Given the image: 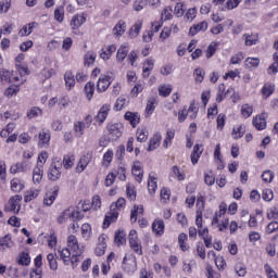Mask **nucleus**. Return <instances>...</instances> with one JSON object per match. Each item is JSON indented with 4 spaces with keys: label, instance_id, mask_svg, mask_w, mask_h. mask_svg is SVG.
Listing matches in <instances>:
<instances>
[{
    "label": "nucleus",
    "instance_id": "nucleus-26",
    "mask_svg": "<svg viewBox=\"0 0 278 278\" xmlns=\"http://www.w3.org/2000/svg\"><path fill=\"white\" fill-rule=\"evenodd\" d=\"M202 153L203 150H201V146L195 144L191 153V162L193 165L199 163V159L201 157Z\"/></svg>",
    "mask_w": 278,
    "mask_h": 278
},
{
    "label": "nucleus",
    "instance_id": "nucleus-28",
    "mask_svg": "<svg viewBox=\"0 0 278 278\" xmlns=\"http://www.w3.org/2000/svg\"><path fill=\"white\" fill-rule=\"evenodd\" d=\"M65 86L68 90H72L75 87V75L73 72H66L64 75Z\"/></svg>",
    "mask_w": 278,
    "mask_h": 278
},
{
    "label": "nucleus",
    "instance_id": "nucleus-27",
    "mask_svg": "<svg viewBox=\"0 0 278 278\" xmlns=\"http://www.w3.org/2000/svg\"><path fill=\"white\" fill-rule=\"evenodd\" d=\"M127 53H129V48H127V46H121L116 54L117 62L119 63L125 62V58H127Z\"/></svg>",
    "mask_w": 278,
    "mask_h": 278
},
{
    "label": "nucleus",
    "instance_id": "nucleus-42",
    "mask_svg": "<svg viewBox=\"0 0 278 278\" xmlns=\"http://www.w3.org/2000/svg\"><path fill=\"white\" fill-rule=\"evenodd\" d=\"M126 241L127 240L125 239V231L118 230L117 232H115V244H117V247L125 244Z\"/></svg>",
    "mask_w": 278,
    "mask_h": 278
},
{
    "label": "nucleus",
    "instance_id": "nucleus-59",
    "mask_svg": "<svg viewBox=\"0 0 278 278\" xmlns=\"http://www.w3.org/2000/svg\"><path fill=\"white\" fill-rule=\"evenodd\" d=\"M235 270L239 277H244V275H247V267L242 264H237Z\"/></svg>",
    "mask_w": 278,
    "mask_h": 278
},
{
    "label": "nucleus",
    "instance_id": "nucleus-46",
    "mask_svg": "<svg viewBox=\"0 0 278 278\" xmlns=\"http://www.w3.org/2000/svg\"><path fill=\"white\" fill-rule=\"evenodd\" d=\"M31 262V258H29V254L23 252L20 254V258L17 261V263L21 266H29V263Z\"/></svg>",
    "mask_w": 278,
    "mask_h": 278
},
{
    "label": "nucleus",
    "instance_id": "nucleus-8",
    "mask_svg": "<svg viewBox=\"0 0 278 278\" xmlns=\"http://www.w3.org/2000/svg\"><path fill=\"white\" fill-rule=\"evenodd\" d=\"M23 201V195H13L9 200V205L11 212H14L15 214H18L21 212V202Z\"/></svg>",
    "mask_w": 278,
    "mask_h": 278
},
{
    "label": "nucleus",
    "instance_id": "nucleus-3",
    "mask_svg": "<svg viewBox=\"0 0 278 278\" xmlns=\"http://www.w3.org/2000/svg\"><path fill=\"white\" fill-rule=\"evenodd\" d=\"M62 178V159L55 156L52 159L48 169V179L50 181H60Z\"/></svg>",
    "mask_w": 278,
    "mask_h": 278
},
{
    "label": "nucleus",
    "instance_id": "nucleus-62",
    "mask_svg": "<svg viewBox=\"0 0 278 278\" xmlns=\"http://www.w3.org/2000/svg\"><path fill=\"white\" fill-rule=\"evenodd\" d=\"M278 229V223L277 222H271L267 225L266 227V232L267 233H275Z\"/></svg>",
    "mask_w": 278,
    "mask_h": 278
},
{
    "label": "nucleus",
    "instance_id": "nucleus-33",
    "mask_svg": "<svg viewBox=\"0 0 278 278\" xmlns=\"http://www.w3.org/2000/svg\"><path fill=\"white\" fill-rule=\"evenodd\" d=\"M157 104V100L155 98H150L147 103L146 113L148 116H151L153 112H155V105Z\"/></svg>",
    "mask_w": 278,
    "mask_h": 278
},
{
    "label": "nucleus",
    "instance_id": "nucleus-36",
    "mask_svg": "<svg viewBox=\"0 0 278 278\" xmlns=\"http://www.w3.org/2000/svg\"><path fill=\"white\" fill-rule=\"evenodd\" d=\"M85 129H86V123H84V122L74 123V131H75L76 136H78V138L84 136Z\"/></svg>",
    "mask_w": 278,
    "mask_h": 278
},
{
    "label": "nucleus",
    "instance_id": "nucleus-60",
    "mask_svg": "<svg viewBox=\"0 0 278 278\" xmlns=\"http://www.w3.org/2000/svg\"><path fill=\"white\" fill-rule=\"evenodd\" d=\"M12 5V0L0 1V12H8Z\"/></svg>",
    "mask_w": 278,
    "mask_h": 278
},
{
    "label": "nucleus",
    "instance_id": "nucleus-2",
    "mask_svg": "<svg viewBox=\"0 0 278 278\" xmlns=\"http://www.w3.org/2000/svg\"><path fill=\"white\" fill-rule=\"evenodd\" d=\"M125 198H119L114 204L111 205V212L105 215L103 222V229H108L112 223H115V220L118 218V213L116 210H122V207H125Z\"/></svg>",
    "mask_w": 278,
    "mask_h": 278
},
{
    "label": "nucleus",
    "instance_id": "nucleus-29",
    "mask_svg": "<svg viewBox=\"0 0 278 278\" xmlns=\"http://www.w3.org/2000/svg\"><path fill=\"white\" fill-rule=\"evenodd\" d=\"M193 77L195 84H203V79H205V70L198 67L193 72Z\"/></svg>",
    "mask_w": 278,
    "mask_h": 278
},
{
    "label": "nucleus",
    "instance_id": "nucleus-20",
    "mask_svg": "<svg viewBox=\"0 0 278 278\" xmlns=\"http://www.w3.org/2000/svg\"><path fill=\"white\" fill-rule=\"evenodd\" d=\"M162 142V135L156 134L150 139V143L148 147V151H155L160 147V143Z\"/></svg>",
    "mask_w": 278,
    "mask_h": 278
},
{
    "label": "nucleus",
    "instance_id": "nucleus-37",
    "mask_svg": "<svg viewBox=\"0 0 278 278\" xmlns=\"http://www.w3.org/2000/svg\"><path fill=\"white\" fill-rule=\"evenodd\" d=\"M85 94H86L88 101H90V99H92V97L94 94V83L89 81V83L86 84Z\"/></svg>",
    "mask_w": 278,
    "mask_h": 278
},
{
    "label": "nucleus",
    "instance_id": "nucleus-58",
    "mask_svg": "<svg viewBox=\"0 0 278 278\" xmlns=\"http://www.w3.org/2000/svg\"><path fill=\"white\" fill-rule=\"evenodd\" d=\"M126 194L129 201H136V188L128 185L126 189Z\"/></svg>",
    "mask_w": 278,
    "mask_h": 278
},
{
    "label": "nucleus",
    "instance_id": "nucleus-12",
    "mask_svg": "<svg viewBox=\"0 0 278 278\" xmlns=\"http://www.w3.org/2000/svg\"><path fill=\"white\" fill-rule=\"evenodd\" d=\"M131 173L136 178V181H138V184H141L144 172L142 170V165H140V162L137 161L134 163Z\"/></svg>",
    "mask_w": 278,
    "mask_h": 278
},
{
    "label": "nucleus",
    "instance_id": "nucleus-38",
    "mask_svg": "<svg viewBox=\"0 0 278 278\" xmlns=\"http://www.w3.org/2000/svg\"><path fill=\"white\" fill-rule=\"evenodd\" d=\"M58 197V189H55L52 193H47L45 199H43V204L45 205H53V201H55Z\"/></svg>",
    "mask_w": 278,
    "mask_h": 278
},
{
    "label": "nucleus",
    "instance_id": "nucleus-47",
    "mask_svg": "<svg viewBox=\"0 0 278 278\" xmlns=\"http://www.w3.org/2000/svg\"><path fill=\"white\" fill-rule=\"evenodd\" d=\"M241 114H242L243 118H249L253 114V106H251L249 104H243L241 106Z\"/></svg>",
    "mask_w": 278,
    "mask_h": 278
},
{
    "label": "nucleus",
    "instance_id": "nucleus-13",
    "mask_svg": "<svg viewBox=\"0 0 278 278\" xmlns=\"http://www.w3.org/2000/svg\"><path fill=\"white\" fill-rule=\"evenodd\" d=\"M86 23V16L84 14H76L72 17L71 27L73 31L77 30L78 27H81Z\"/></svg>",
    "mask_w": 278,
    "mask_h": 278
},
{
    "label": "nucleus",
    "instance_id": "nucleus-39",
    "mask_svg": "<svg viewBox=\"0 0 278 278\" xmlns=\"http://www.w3.org/2000/svg\"><path fill=\"white\" fill-rule=\"evenodd\" d=\"M97 60V53L89 51L85 54V66H92Z\"/></svg>",
    "mask_w": 278,
    "mask_h": 278
},
{
    "label": "nucleus",
    "instance_id": "nucleus-21",
    "mask_svg": "<svg viewBox=\"0 0 278 278\" xmlns=\"http://www.w3.org/2000/svg\"><path fill=\"white\" fill-rule=\"evenodd\" d=\"M14 242H12V237L7 235L4 238L0 239V251H5L7 249H12Z\"/></svg>",
    "mask_w": 278,
    "mask_h": 278
},
{
    "label": "nucleus",
    "instance_id": "nucleus-44",
    "mask_svg": "<svg viewBox=\"0 0 278 278\" xmlns=\"http://www.w3.org/2000/svg\"><path fill=\"white\" fill-rule=\"evenodd\" d=\"M68 218L71 219V211H70V208H66L58 217L59 225H64V223H66L68 220Z\"/></svg>",
    "mask_w": 278,
    "mask_h": 278
},
{
    "label": "nucleus",
    "instance_id": "nucleus-45",
    "mask_svg": "<svg viewBox=\"0 0 278 278\" xmlns=\"http://www.w3.org/2000/svg\"><path fill=\"white\" fill-rule=\"evenodd\" d=\"M273 92H275V86H273L270 84H265L262 89L263 97L268 99V97H270V94H273Z\"/></svg>",
    "mask_w": 278,
    "mask_h": 278
},
{
    "label": "nucleus",
    "instance_id": "nucleus-9",
    "mask_svg": "<svg viewBox=\"0 0 278 278\" xmlns=\"http://www.w3.org/2000/svg\"><path fill=\"white\" fill-rule=\"evenodd\" d=\"M111 84H112L111 76H101L97 84L98 92H105V90H108V88H110Z\"/></svg>",
    "mask_w": 278,
    "mask_h": 278
},
{
    "label": "nucleus",
    "instance_id": "nucleus-18",
    "mask_svg": "<svg viewBox=\"0 0 278 278\" xmlns=\"http://www.w3.org/2000/svg\"><path fill=\"white\" fill-rule=\"evenodd\" d=\"M125 121H128L131 127H136L140 123V114L134 112H126L124 116Z\"/></svg>",
    "mask_w": 278,
    "mask_h": 278
},
{
    "label": "nucleus",
    "instance_id": "nucleus-56",
    "mask_svg": "<svg viewBox=\"0 0 278 278\" xmlns=\"http://www.w3.org/2000/svg\"><path fill=\"white\" fill-rule=\"evenodd\" d=\"M47 260L49 262L51 270H58V261H55V256L50 253L48 254Z\"/></svg>",
    "mask_w": 278,
    "mask_h": 278
},
{
    "label": "nucleus",
    "instance_id": "nucleus-19",
    "mask_svg": "<svg viewBox=\"0 0 278 278\" xmlns=\"http://www.w3.org/2000/svg\"><path fill=\"white\" fill-rule=\"evenodd\" d=\"M148 190L150 194H153L157 190V176L155 175V173H151L149 175Z\"/></svg>",
    "mask_w": 278,
    "mask_h": 278
},
{
    "label": "nucleus",
    "instance_id": "nucleus-14",
    "mask_svg": "<svg viewBox=\"0 0 278 278\" xmlns=\"http://www.w3.org/2000/svg\"><path fill=\"white\" fill-rule=\"evenodd\" d=\"M45 175V169L42 168V165H37L33 169V181L36 185H39L42 182V177Z\"/></svg>",
    "mask_w": 278,
    "mask_h": 278
},
{
    "label": "nucleus",
    "instance_id": "nucleus-53",
    "mask_svg": "<svg viewBox=\"0 0 278 278\" xmlns=\"http://www.w3.org/2000/svg\"><path fill=\"white\" fill-rule=\"evenodd\" d=\"M262 179L263 181H265L266 184H270L273 181V179H275V174L271 170H265L262 174Z\"/></svg>",
    "mask_w": 278,
    "mask_h": 278
},
{
    "label": "nucleus",
    "instance_id": "nucleus-10",
    "mask_svg": "<svg viewBox=\"0 0 278 278\" xmlns=\"http://www.w3.org/2000/svg\"><path fill=\"white\" fill-rule=\"evenodd\" d=\"M39 141L38 146L42 149L45 147H49V142L51 141V134H49V130H40L39 131Z\"/></svg>",
    "mask_w": 278,
    "mask_h": 278
},
{
    "label": "nucleus",
    "instance_id": "nucleus-57",
    "mask_svg": "<svg viewBox=\"0 0 278 278\" xmlns=\"http://www.w3.org/2000/svg\"><path fill=\"white\" fill-rule=\"evenodd\" d=\"M144 90V84L143 83H137L135 87L131 89V94L134 97H137L140 92Z\"/></svg>",
    "mask_w": 278,
    "mask_h": 278
},
{
    "label": "nucleus",
    "instance_id": "nucleus-16",
    "mask_svg": "<svg viewBox=\"0 0 278 278\" xmlns=\"http://www.w3.org/2000/svg\"><path fill=\"white\" fill-rule=\"evenodd\" d=\"M225 214H227V204L222 203L219 204V211L215 213V216L212 220V227H216V225H218V220H220Z\"/></svg>",
    "mask_w": 278,
    "mask_h": 278
},
{
    "label": "nucleus",
    "instance_id": "nucleus-34",
    "mask_svg": "<svg viewBox=\"0 0 278 278\" xmlns=\"http://www.w3.org/2000/svg\"><path fill=\"white\" fill-rule=\"evenodd\" d=\"M170 92H173V86L170 85H161L159 87L160 97H169Z\"/></svg>",
    "mask_w": 278,
    "mask_h": 278
},
{
    "label": "nucleus",
    "instance_id": "nucleus-1",
    "mask_svg": "<svg viewBox=\"0 0 278 278\" xmlns=\"http://www.w3.org/2000/svg\"><path fill=\"white\" fill-rule=\"evenodd\" d=\"M60 257L63 260L65 266H71V255H81L84 253V247H79L77 237L71 235L67 237V248L59 250Z\"/></svg>",
    "mask_w": 278,
    "mask_h": 278
},
{
    "label": "nucleus",
    "instance_id": "nucleus-4",
    "mask_svg": "<svg viewBox=\"0 0 278 278\" xmlns=\"http://www.w3.org/2000/svg\"><path fill=\"white\" fill-rule=\"evenodd\" d=\"M92 162V152H87L80 156L79 162L76 165V173H84L88 168V164Z\"/></svg>",
    "mask_w": 278,
    "mask_h": 278
},
{
    "label": "nucleus",
    "instance_id": "nucleus-11",
    "mask_svg": "<svg viewBox=\"0 0 278 278\" xmlns=\"http://www.w3.org/2000/svg\"><path fill=\"white\" fill-rule=\"evenodd\" d=\"M208 24L203 21L199 24H193L189 29V36H197L199 31H207Z\"/></svg>",
    "mask_w": 278,
    "mask_h": 278
},
{
    "label": "nucleus",
    "instance_id": "nucleus-41",
    "mask_svg": "<svg viewBox=\"0 0 278 278\" xmlns=\"http://www.w3.org/2000/svg\"><path fill=\"white\" fill-rule=\"evenodd\" d=\"M244 131H247V129L242 125L235 127L232 129V137L235 138V140H238L242 138V136H244Z\"/></svg>",
    "mask_w": 278,
    "mask_h": 278
},
{
    "label": "nucleus",
    "instance_id": "nucleus-25",
    "mask_svg": "<svg viewBox=\"0 0 278 278\" xmlns=\"http://www.w3.org/2000/svg\"><path fill=\"white\" fill-rule=\"evenodd\" d=\"M25 189V185L21 179L18 178H13L11 180V190L12 192H22Z\"/></svg>",
    "mask_w": 278,
    "mask_h": 278
},
{
    "label": "nucleus",
    "instance_id": "nucleus-35",
    "mask_svg": "<svg viewBox=\"0 0 278 278\" xmlns=\"http://www.w3.org/2000/svg\"><path fill=\"white\" fill-rule=\"evenodd\" d=\"M81 236L84 240H90V236H92V227H90V224H84L81 226Z\"/></svg>",
    "mask_w": 278,
    "mask_h": 278
},
{
    "label": "nucleus",
    "instance_id": "nucleus-32",
    "mask_svg": "<svg viewBox=\"0 0 278 278\" xmlns=\"http://www.w3.org/2000/svg\"><path fill=\"white\" fill-rule=\"evenodd\" d=\"M70 208V220H73V223L77 220H81L84 218V214L79 211H75V207L71 206Z\"/></svg>",
    "mask_w": 278,
    "mask_h": 278
},
{
    "label": "nucleus",
    "instance_id": "nucleus-23",
    "mask_svg": "<svg viewBox=\"0 0 278 278\" xmlns=\"http://www.w3.org/2000/svg\"><path fill=\"white\" fill-rule=\"evenodd\" d=\"M253 125L255 129L262 131V129H266V117L263 115H258L253 119Z\"/></svg>",
    "mask_w": 278,
    "mask_h": 278
},
{
    "label": "nucleus",
    "instance_id": "nucleus-40",
    "mask_svg": "<svg viewBox=\"0 0 278 278\" xmlns=\"http://www.w3.org/2000/svg\"><path fill=\"white\" fill-rule=\"evenodd\" d=\"M36 27V22L29 23L25 25L21 30H20V36H29L34 31V28Z\"/></svg>",
    "mask_w": 278,
    "mask_h": 278
},
{
    "label": "nucleus",
    "instance_id": "nucleus-15",
    "mask_svg": "<svg viewBox=\"0 0 278 278\" xmlns=\"http://www.w3.org/2000/svg\"><path fill=\"white\" fill-rule=\"evenodd\" d=\"M127 31V24L125 21L121 20L116 23V25L113 28V35H115L116 38H121L123 34Z\"/></svg>",
    "mask_w": 278,
    "mask_h": 278
},
{
    "label": "nucleus",
    "instance_id": "nucleus-31",
    "mask_svg": "<svg viewBox=\"0 0 278 278\" xmlns=\"http://www.w3.org/2000/svg\"><path fill=\"white\" fill-rule=\"evenodd\" d=\"M0 79L4 84H12V73L5 68L0 70Z\"/></svg>",
    "mask_w": 278,
    "mask_h": 278
},
{
    "label": "nucleus",
    "instance_id": "nucleus-24",
    "mask_svg": "<svg viewBox=\"0 0 278 278\" xmlns=\"http://www.w3.org/2000/svg\"><path fill=\"white\" fill-rule=\"evenodd\" d=\"M62 162V166L65 168V170H68L71 168H73L74 164H75V156L67 154L63 156Z\"/></svg>",
    "mask_w": 278,
    "mask_h": 278
},
{
    "label": "nucleus",
    "instance_id": "nucleus-6",
    "mask_svg": "<svg viewBox=\"0 0 278 278\" xmlns=\"http://www.w3.org/2000/svg\"><path fill=\"white\" fill-rule=\"evenodd\" d=\"M108 131L110 140H118L123 136V126L121 124H109Z\"/></svg>",
    "mask_w": 278,
    "mask_h": 278
},
{
    "label": "nucleus",
    "instance_id": "nucleus-51",
    "mask_svg": "<svg viewBox=\"0 0 278 278\" xmlns=\"http://www.w3.org/2000/svg\"><path fill=\"white\" fill-rule=\"evenodd\" d=\"M148 136L149 135L147 134V130H144L142 128L137 129V141L138 142H147Z\"/></svg>",
    "mask_w": 278,
    "mask_h": 278
},
{
    "label": "nucleus",
    "instance_id": "nucleus-52",
    "mask_svg": "<svg viewBox=\"0 0 278 278\" xmlns=\"http://www.w3.org/2000/svg\"><path fill=\"white\" fill-rule=\"evenodd\" d=\"M54 20L58 21V23H62L64 21V8L63 7L54 10Z\"/></svg>",
    "mask_w": 278,
    "mask_h": 278
},
{
    "label": "nucleus",
    "instance_id": "nucleus-30",
    "mask_svg": "<svg viewBox=\"0 0 278 278\" xmlns=\"http://www.w3.org/2000/svg\"><path fill=\"white\" fill-rule=\"evenodd\" d=\"M140 29H142V22L134 24L129 29V38H138L140 35Z\"/></svg>",
    "mask_w": 278,
    "mask_h": 278
},
{
    "label": "nucleus",
    "instance_id": "nucleus-22",
    "mask_svg": "<svg viewBox=\"0 0 278 278\" xmlns=\"http://www.w3.org/2000/svg\"><path fill=\"white\" fill-rule=\"evenodd\" d=\"M152 231L156 233V236H162L164 233V220H154L152 224Z\"/></svg>",
    "mask_w": 278,
    "mask_h": 278
},
{
    "label": "nucleus",
    "instance_id": "nucleus-5",
    "mask_svg": "<svg viewBox=\"0 0 278 278\" xmlns=\"http://www.w3.org/2000/svg\"><path fill=\"white\" fill-rule=\"evenodd\" d=\"M27 170H31V163L27 161L14 163L10 168L12 175H16V173H27Z\"/></svg>",
    "mask_w": 278,
    "mask_h": 278
},
{
    "label": "nucleus",
    "instance_id": "nucleus-54",
    "mask_svg": "<svg viewBox=\"0 0 278 278\" xmlns=\"http://www.w3.org/2000/svg\"><path fill=\"white\" fill-rule=\"evenodd\" d=\"M215 265L218 268V270H225V266H227V263L225 262V257L217 256L215 257Z\"/></svg>",
    "mask_w": 278,
    "mask_h": 278
},
{
    "label": "nucleus",
    "instance_id": "nucleus-63",
    "mask_svg": "<svg viewBox=\"0 0 278 278\" xmlns=\"http://www.w3.org/2000/svg\"><path fill=\"white\" fill-rule=\"evenodd\" d=\"M265 273L268 278H278L277 273H275L273 270V267H270V265H268V264L265 265Z\"/></svg>",
    "mask_w": 278,
    "mask_h": 278
},
{
    "label": "nucleus",
    "instance_id": "nucleus-43",
    "mask_svg": "<svg viewBox=\"0 0 278 278\" xmlns=\"http://www.w3.org/2000/svg\"><path fill=\"white\" fill-rule=\"evenodd\" d=\"M129 244L130 249H132L137 255H142V244L139 239H137V241H130Z\"/></svg>",
    "mask_w": 278,
    "mask_h": 278
},
{
    "label": "nucleus",
    "instance_id": "nucleus-48",
    "mask_svg": "<svg viewBox=\"0 0 278 278\" xmlns=\"http://www.w3.org/2000/svg\"><path fill=\"white\" fill-rule=\"evenodd\" d=\"M162 21H170L173 18V8L166 7L161 13Z\"/></svg>",
    "mask_w": 278,
    "mask_h": 278
},
{
    "label": "nucleus",
    "instance_id": "nucleus-17",
    "mask_svg": "<svg viewBox=\"0 0 278 278\" xmlns=\"http://www.w3.org/2000/svg\"><path fill=\"white\" fill-rule=\"evenodd\" d=\"M169 177H173L174 179H178V181H184L186 179V174L184 170L179 168V166L174 165L170 168Z\"/></svg>",
    "mask_w": 278,
    "mask_h": 278
},
{
    "label": "nucleus",
    "instance_id": "nucleus-50",
    "mask_svg": "<svg viewBox=\"0 0 278 278\" xmlns=\"http://www.w3.org/2000/svg\"><path fill=\"white\" fill-rule=\"evenodd\" d=\"M274 60H275V63H273L271 66H269L268 68V74L269 75H275L278 73V52H276L274 54Z\"/></svg>",
    "mask_w": 278,
    "mask_h": 278
},
{
    "label": "nucleus",
    "instance_id": "nucleus-49",
    "mask_svg": "<svg viewBox=\"0 0 278 278\" xmlns=\"http://www.w3.org/2000/svg\"><path fill=\"white\" fill-rule=\"evenodd\" d=\"M243 38H245V46L247 47H253V45H257V36L255 35H243Z\"/></svg>",
    "mask_w": 278,
    "mask_h": 278
},
{
    "label": "nucleus",
    "instance_id": "nucleus-64",
    "mask_svg": "<svg viewBox=\"0 0 278 278\" xmlns=\"http://www.w3.org/2000/svg\"><path fill=\"white\" fill-rule=\"evenodd\" d=\"M30 278H42V268H35L30 271Z\"/></svg>",
    "mask_w": 278,
    "mask_h": 278
},
{
    "label": "nucleus",
    "instance_id": "nucleus-55",
    "mask_svg": "<svg viewBox=\"0 0 278 278\" xmlns=\"http://www.w3.org/2000/svg\"><path fill=\"white\" fill-rule=\"evenodd\" d=\"M40 114H42V110H40V108L35 106L28 111L27 117L28 118H37V116H40Z\"/></svg>",
    "mask_w": 278,
    "mask_h": 278
},
{
    "label": "nucleus",
    "instance_id": "nucleus-61",
    "mask_svg": "<svg viewBox=\"0 0 278 278\" xmlns=\"http://www.w3.org/2000/svg\"><path fill=\"white\" fill-rule=\"evenodd\" d=\"M262 197L264 201H273V199H275V194L270 189H264Z\"/></svg>",
    "mask_w": 278,
    "mask_h": 278
},
{
    "label": "nucleus",
    "instance_id": "nucleus-7",
    "mask_svg": "<svg viewBox=\"0 0 278 278\" xmlns=\"http://www.w3.org/2000/svg\"><path fill=\"white\" fill-rule=\"evenodd\" d=\"M112 108L110 106V104H104L98 112V114L96 115L94 119L97 121V123H100V125H103V123H105V119L108 118V116L110 115Z\"/></svg>",
    "mask_w": 278,
    "mask_h": 278
}]
</instances>
